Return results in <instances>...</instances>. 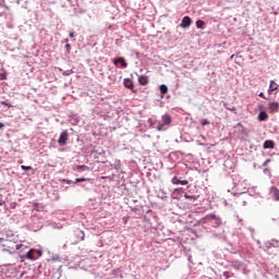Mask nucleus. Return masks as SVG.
<instances>
[{"instance_id":"nucleus-29","label":"nucleus","mask_w":279,"mask_h":279,"mask_svg":"<svg viewBox=\"0 0 279 279\" xmlns=\"http://www.w3.org/2000/svg\"><path fill=\"white\" fill-rule=\"evenodd\" d=\"M21 247H23V245L21 244L15 245V250H21Z\"/></svg>"},{"instance_id":"nucleus-20","label":"nucleus","mask_w":279,"mask_h":279,"mask_svg":"<svg viewBox=\"0 0 279 279\" xmlns=\"http://www.w3.org/2000/svg\"><path fill=\"white\" fill-rule=\"evenodd\" d=\"M201 125H210V121H208L207 119H203L201 120Z\"/></svg>"},{"instance_id":"nucleus-33","label":"nucleus","mask_w":279,"mask_h":279,"mask_svg":"<svg viewBox=\"0 0 279 279\" xmlns=\"http://www.w3.org/2000/svg\"><path fill=\"white\" fill-rule=\"evenodd\" d=\"M82 241H84V235L82 236Z\"/></svg>"},{"instance_id":"nucleus-32","label":"nucleus","mask_w":279,"mask_h":279,"mask_svg":"<svg viewBox=\"0 0 279 279\" xmlns=\"http://www.w3.org/2000/svg\"><path fill=\"white\" fill-rule=\"evenodd\" d=\"M37 254H39V256L43 254L40 251H37Z\"/></svg>"},{"instance_id":"nucleus-27","label":"nucleus","mask_w":279,"mask_h":279,"mask_svg":"<svg viewBox=\"0 0 279 279\" xmlns=\"http://www.w3.org/2000/svg\"><path fill=\"white\" fill-rule=\"evenodd\" d=\"M259 97H262V99H267V97H265V93H260Z\"/></svg>"},{"instance_id":"nucleus-9","label":"nucleus","mask_w":279,"mask_h":279,"mask_svg":"<svg viewBox=\"0 0 279 279\" xmlns=\"http://www.w3.org/2000/svg\"><path fill=\"white\" fill-rule=\"evenodd\" d=\"M270 193H271V195H272V197H274V201H275V202H279V190H278V187L272 186V187L270 189Z\"/></svg>"},{"instance_id":"nucleus-11","label":"nucleus","mask_w":279,"mask_h":279,"mask_svg":"<svg viewBox=\"0 0 279 279\" xmlns=\"http://www.w3.org/2000/svg\"><path fill=\"white\" fill-rule=\"evenodd\" d=\"M277 88H278V84L276 83V81H270V85L268 88V95H272Z\"/></svg>"},{"instance_id":"nucleus-12","label":"nucleus","mask_w":279,"mask_h":279,"mask_svg":"<svg viewBox=\"0 0 279 279\" xmlns=\"http://www.w3.org/2000/svg\"><path fill=\"white\" fill-rule=\"evenodd\" d=\"M172 184H181L182 186H186V184H189V181L180 180V179H178V177H173Z\"/></svg>"},{"instance_id":"nucleus-24","label":"nucleus","mask_w":279,"mask_h":279,"mask_svg":"<svg viewBox=\"0 0 279 279\" xmlns=\"http://www.w3.org/2000/svg\"><path fill=\"white\" fill-rule=\"evenodd\" d=\"M1 104L2 106H8V108H12V105L8 104L7 101H2Z\"/></svg>"},{"instance_id":"nucleus-25","label":"nucleus","mask_w":279,"mask_h":279,"mask_svg":"<svg viewBox=\"0 0 279 279\" xmlns=\"http://www.w3.org/2000/svg\"><path fill=\"white\" fill-rule=\"evenodd\" d=\"M3 204H5V202L3 201V198L0 195V206H3Z\"/></svg>"},{"instance_id":"nucleus-14","label":"nucleus","mask_w":279,"mask_h":279,"mask_svg":"<svg viewBox=\"0 0 279 279\" xmlns=\"http://www.w3.org/2000/svg\"><path fill=\"white\" fill-rule=\"evenodd\" d=\"M269 119V114H267L265 111H260L258 114V121H267Z\"/></svg>"},{"instance_id":"nucleus-1","label":"nucleus","mask_w":279,"mask_h":279,"mask_svg":"<svg viewBox=\"0 0 279 279\" xmlns=\"http://www.w3.org/2000/svg\"><path fill=\"white\" fill-rule=\"evenodd\" d=\"M171 124V116L165 114L162 116L161 122H158L157 132H165V125Z\"/></svg>"},{"instance_id":"nucleus-30","label":"nucleus","mask_w":279,"mask_h":279,"mask_svg":"<svg viewBox=\"0 0 279 279\" xmlns=\"http://www.w3.org/2000/svg\"><path fill=\"white\" fill-rule=\"evenodd\" d=\"M70 38H75V33H70Z\"/></svg>"},{"instance_id":"nucleus-4","label":"nucleus","mask_w":279,"mask_h":279,"mask_svg":"<svg viewBox=\"0 0 279 279\" xmlns=\"http://www.w3.org/2000/svg\"><path fill=\"white\" fill-rule=\"evenodd\" d=\"M192 23H193V20H191V17L184 16L182 19L180 27H182L183 29H186V27H191Z\"/></svg>"},{"instance_id":"nucleus-31","label":"nucleus","mask_w":279,"mask_h":279,"mask_svg":"<svg viewBox=\"0 0 279 279\" xmlns=\"http://www.w3.org/2000/svg\"><path fill=\"white\" fill-rule=\"evenodd\" d=\"M72 182H73V181H71V180H68V181H66V184H71Z\"/></svg>"},{"instance_id":"nucleus-23","label":"nucleus","mask_w":279,"mask_h":279,"mask_svg":"<svg viewBox=\"0 0 279 279\" xmlns=\"http://www.w3.org/2000/svg\"><path fill=\"white\" fill-rule=\"evenodd\" d=\"M0 80H7L5 73H0Z\"/></svg>"},{"instance_id":"nucleus-16","label":"nucleus","mask_w":279,"mask_h":279,"mask_svg":"<svg viewBox=\"0 0 279 279\" xmlns=\"http://www.w3.org/2000/svg\"><path fill=\"white\" fill-rule=\"evenodd\" d=\"M159 90L161 95H167V93H169V88L167 87V85H160Z\"/></svg>"},{"instance_id":"nucleus-19","label":"nucleus","mask_w":279,"mask_h":279,"mask_svg":"<svg viewBox=\"0 0 279 279\" xmlns=\"http://www.w3.org/2000/svg\"><path fill=\"white\" fill-rule=\"evenodd\" d=\"M80 182H90V179H86V178H77V179H75L74 184H77V183H80Z\"/></svg>"},{"instance_id":"nucleus-28","label":"nucleus","mask_w":279,"mask_h":279,"mask_svg":"<svg viewBox=\"0 0 279 279\" xmlns=\"http://www.w3.org/2000/svg\"><path fill=\"white\" fill-rule=\"evenodd\" d=\"M5 128V124H3L2 122H0V130H3Z\"/></svg>"},{"instance_id":"nucleus-17","label":"nucleus","mask_w":279,"mask_h":279,"mask_svg":"<svg viewBox=\"0 0 279 279\" xmlns=\"http://www.w3.org/2000/svg\"><path fill=\"white\" fill-rule=\"evenodd\" d=\"M205 25H206V23L204 21H202V20L196 21V27L198 29H204Z\"/></svg>"},{"instance_id":"nucleus-10","label":"nucleus","mask_w":279,"mask_h":279,"mask_svg":"<svg viewBox=\"0 0 279 279\" xmlns=\"http://www.w3.org/2000/svg\"><path fill=\"white\" fill-rule=\"evenodd\" d=\"M263 147L264 149H274L276 147V144L274 143V141L267 140L266 142H264Z\"/></svg>"},{"instance_id":"nucleus-13","label":"nucleus","mask_w":279,"mask_h":279,"mask_svg":"<svg viewBox=\"0 0 279 279\" xmlns=\"http://www.w3.org/2000/svg\"><path fill=\"white\" fill-rule=\"evenodd\" d=\"M223 107L226 108V110H229L230 112H234L236 114V107H234V105L223 102Z\"/></svg>"},{"instance_id":"nucleus-5","label":"nucleus","mask_w":279,"mask_h":279,"mask_svg":"<svg viewBox=\"0 0 279 279\" xmlns=\"http://www.w3.org/2000/svg\"><path fill=\"white\" fill-rule=\"evenodd\" d=\"M268 109H269V112H270L271 114H275V112H278V111H279V104H278V102L270 101V102H268Z\"/></svg>"},{"instance_id":"nucleus-26","label":"nucleus","mask_w":279,"mask_h":279,"mask_svg":"<svg viewBox=\"0 0 279 279\" xmlns=\"http://www.w3.org/2000/svg\"><path fill=\"white\" fill-rule=\"evenodd\" d=\"M65 49H66L68 51H71V45L66 44V45H65Z\"/></svg>"},{"instance_id":"nucleus-18","label":"nucleus","mask_w":279,"mask_h":279,"mask_svg":"<svg viewBox=\"0 0 279 279\" xmlns=\"http://www.w3.org/2000/svg\"><path fill=\"white\" fill-rule=\"evenodd\" d=\"M80 169H83V171H88V166H86V165H82V166H76L75 168H74V170L75 171H80Z\"/></svg>"},{"instance_id":"nucleus-6","label":"nucleus","mask_w":279,"mask_h":279,"mask_svg":"<svg viewBox=\"0 0 279 279\" xmlns=\"http://www.w3.org/2000/svg\"><path fill=\"white\" fill-rule=\"evenodd\" d=\"M123 84L125 88H129L130 90H132V93H136L134 90V82H132V78H124Z\"/></svg>"},{"instance_id":"nucleus-2","label":"nucleus","mask_w":279,"mask_h":279,"mask_svg":"<svg viewBox=\"0 0 279 279\" xmlns=\"http://www.w3.org/2000/svg\"><path fill=\"white\" fill-rule=\"evenodd\" d=\"M205 221L206 223H210L211 226H214V228H218V226H221V220L215 215H207L205 217Z\"/></svg>"},{"instance_id":"nucleus-22","label":"nucleus","mask_w":279,"mask_h":279,"mask_svg":"<svg viewBox=\"0 0 279 279\" xmlns=\"http://www.w3.org/2000/svg\"><path fill=\"white\" fill-rule=\"evenodd\" d=\"M185 199H197V196L184 194Z\"/></svg>"},{"instance_id":"nucleus-15","label":"nucleus","mask_w":279,"mask_h":279,"mask_svg":"<svg viewBox=\"0 0 279 279\" xmlns=\"http://www.w3.org/2000/svg\"><path fill=\"white\" fill-rule=\"evenodd\" d=\"M34 252H36V250H29V252L25 255V258H28V260H34Z\"/></svg>"},{"instance_id":"nucleus-3","label":"nucleus","mask_w":279,"mask_h":279,"mask_svg":"<svg viewBox=\"0 0 279 279\" xmlns=\"http://www.w3.org/2000/svg\"><path fill=\"white\" fill-rule=\"evenodd\" d=\"M68 141H69V132L68 131L61 132L60 137L58 140L60 147H64Z\"/></svg>"},{"instance_id":"nucleus-7","label":"nucleus","mask_w":279,"mask_h":279,"mask_svg":"<svg viewBox=\"0 0 279 279\" xmlns=\"http://www.w3.org/2000/svg\"><path fill=\"white\" fill-rule=\"evenodd\" d=\"M121 64L122 69H128V62L125 61V58L119 57L114 59L113 64Z\"/></svg>"},{"instance_id":"nucleus-8","label":"nucleus","mask_w":279,"mask_h":279,"mask_svg":"<svg viewBox=\"0 0 279 279\" xmlns=\"http://www.w3.org/2000/svg\"><path fill=\"white\" fill-rule=\"evenodd\" d=\"M138 84H140L141 86H147V85L149 84V76H147V75H141V76L138 77Z\"/></svg>"},{"instance_id":"nucleus-21","label":"nucleus","mask_w":279,"mask_h":279,"mask_svg":"<svg viewBox=\"0 0 279 279\" xmlns=\"http://www.w3.org/2000/svg\"><path fill=\"white\" fill-rule=\"evenodd\" d=\"M21 169L23 170V171H32V166H21Z\"/></svg>"}]
</instances>
